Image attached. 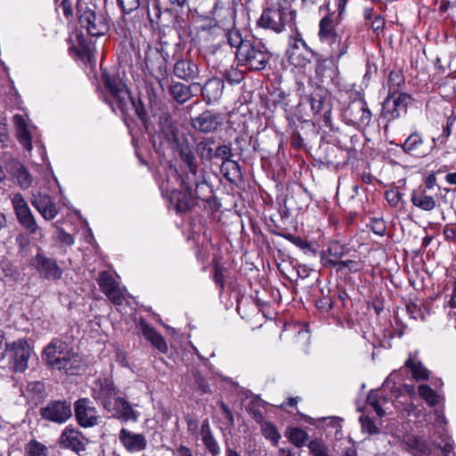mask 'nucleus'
Segmentation results:
<instances>
[{"mask_svg":"<svg viewBox=\"0 0 456 456\" xmlns=\"http://www.w3.org/2000/svg\"><path fill=\"white\" fill-rule=\"evenodd\" d=\"M12 206L19 223L30 233L36 234L38 226L31 210L20 194L14 195Z\"/></svg>","mask_w":456,"mask_h":456,"instance_id":"obj_12","label":"nucleus"},{"mask_svg":"<svg viewBox=\"0 0 456 456\" xmlns=\"http://www.w3.org/2000/svg\"><path fill=\"white\" fill-rule=\"evenodd\" d=\"M250 42H251V40H243L240 33L238 30L232 31L228 35L229 45L232 47H235L237 49L236 53H235L236 56H237V53H240L242 46H244V45H246V44H249Z\"/></svg>","mask_w":456,"mask_h":456,"instance_id":"obj_47","label":"nucleus"},{"mask_svg":"<svg viewBox=\"0 0 456 456\" xmlns=\"http://www.w3.org/2000/svg\"><path fill=\"white\" fill-rule=\"evenodd\" d=\"M198 171V167H195V168H188L181 177V184L184 191H192V188L202 180L204 175H200Z\"/></svg>","mask_w":456,"mask_h":456,"instance_id":"obj_35","label":"nucleus"},{"mask_svg":"<svg viewBox=\"0 0 456 456\" xmlns=\"http://www.w3.org/2000/svg\"><path fill=\"white\" fill-rule=\"evenodd\" d=\"M118 439L129 452H142L147 447V440L142 434L134 433L125 428L119 431Z\"/></svg>","mask_w":456,"mask_h":456,"instance_id":"obj_20","label":"nucleus"},{"mask_svg":"<svg viewBox=\"0 0 456 456\" xmlns=\"http://www.w3.org/2000/svg\"><path fill=\"white\" fill-rule=\"evenodd\" d=\"M74 413L77 422L82 428L95 427L102 422L101 415L89 398L77 400L74 404Z\"/></svg>","mask_w":456,"mask_h":456,"instance_id":"obj_9","label":"nucleus"},{"mask_svg":"<svg viewBox=\"0 0 456 456\" xmlns=\"http://www.w3.org/2000/svg\"><path fill=\"white\" fill-rule=\"evenodd\" d=\"M349 40L350 35L343 32L338 36L330 38L329 41L323 43L329 47L328 60L336 68H338V64L340 59L347 53L350 44Z\"/></svg>","mask_w":456,"mask_h":456,"instance_id":"obj_15","label":"nucleus"},{"mask_svg":"<svg viewBox=\"0 0 456 456\" xmlns=\"http://www.w3.org/2000/svg\"><path fill=\"white\" fill-rule=\"evenodd\" d=\"M406 311H407L408 314L410 315V317L414 320H418V319L423 320L424 319L423 313H422L420 306L413 302H409L406 305Z\"/></svg>","mask_w":456,"mask_h":456,"instance_id":"obj_60","label":"nucleus"},{"mask_svg":"<svg viewBox=\"0 0 456 456\" xmlns=\"http://www.w3.org/2000/svg\"><path fill=\"white\" fill-rule=\"evenodd\" d=\"M360 422L362 425V430L363 433L369 435H377L380 433L379 428L377 427L374 420L368 416H361Z\"/></svg>","mask_w":456,"mask_h":456,"instance_id":"obj_48","label":"nucleus"},{"mask_svg":"<svg viewBox=\"0 0 456 456\" xmlns=\"http://www.w3.org/2000/svg\"><path fill=\"white\" fill-rule=\"evenodd\" d=\"M223 77L231 85L240 84L244 79V73L238 68L230 67L223 72Z\"/></svg>","mask_w":456,"mask_h":456,"instance_id":"obj_44","label":"nucleus"},{"mask_svg":"<svg viewBox=\"0 0 456 456\" xmlns=\"http://www.w3.org/2000/svg\"><path fill=\"white\" fill-rule=\"evenodd\" d=\"M404 76L399 69H393L388 77V92L398 91V88L404 84Z\"/></svg>","mask_w":456,"mask_h":456,"instance_id":"obj_43","label":"nucleus"},{"mask_svg":"<svg viewBox=\"0 0 456 456\" xmlns=\"http://www.w3.org/2000/svg\"><path fill=\"white\" fill-rule=\"evenodd\" d=\"M344 119L347 125H351L359 129L369 126L372 114L363 99L352 101L346 108L343 113Z\"/></svg>","mask_w":456,"mask_h":456,"instance_id":"obj_7","label":"nucleus"},{"mask_svg":"<svg viewBox=\"0 0 456 456\" xmlns=\"http://www.w3.org/2000/svg\"><path fill=\"white\" fill-rule=\"evenodd\" d=\"M311 109L314 113H319L324 109L326 97L321 92H315L310 97Z\"/></svg>","mask_w":456,"mask_h":456,"instance_id":"obj_49","label":"nucleus"},{"mask_svg":"<svg viewBox=\"0 0 456 456\" xmlns=\"http://www.w3.org/2000/svg\"><path fill=\"white\" fill-rule=\"evenodd\" d=\"M233 154L230 146L226 144L219 145L214 148L213 159H221L222 162H226L232 159Z\"/></svg>","mask_w":456,"mask_h":456,"instance_id":"obj_50","label":"nucleus"},{"mask_svg":"<svg viewBox=\"0 0 456 456\" xmlns=\"http://www.w3.org/2000/svg\"><path fill=\"white\" fill-rule=\"evenodd\" d=\"M411 102V97L406 93L399 91L388 92L382 104L381 116L387 121L398 118L402 113H406Z\"/></svg>","mask_w":456,"mask_h":456,"instance_id":"obj_8","label":"nucleus"},{"mask_svg":"<svg viewBox=\"0 0 456 456\" xmlns=\"http://www.w3.org/2000/svg\"><path fill=\"white\" fill-rule=\"evenodd\" d=\"M403 444L407 450L415 456H428L431 453L429 444L425 440L413 435L404 436Z\"/></svg>","mask_w":456,"mask_h":456,"instance_id":"obj_26","label":"nucleus"},{"mask_svg":"<svg viewBox=\"0 0 456 456\" xmlns=\"http://www.w3.org/2000/svg\"><path fill=\"white\" fill-rule=\"evenodd\" d=\"M173 456H194L192 451L183 444H179L175 450L173 451Z\"/></svg>","mask_w":456,"mask_h":456,"instance_id":"obj_64","label":"nucleus"},{"mask_svg":"<svg viewBox=\"0 0 456 456\" xmlns=\"http://www.w3.org/2000/svg\"><path fill=\"white\" fill-rule=\"evenodd\" d=\"M300 47H303L305 51L311 53V55H314V51L308 46L306 42L300 37V35L297 34L294 38L293 44L291 45V50L288 52L289 60L295 65L305 66L306 62H310V60L306 58H302L299 60V56H297L296 51Z\"/></svg>","mask_w":456,"mask_h":456,"instance_id":"obj_28","label":"nucleus"},{"mask_svg":"<svg viewBox=\"0 0 456 456\" xmlns=\"http://www.w3.org/2000/svg\"><path fill=\"white\" fill-rule=\"evenodd\" d=\"M92 395L111 418L121 423L138 421L139 413L126 398L120 396L119 390L110 379H98L92 389Z\"/></svg>","mask_w":456,"mask_h":456,"instance_id":"obj_2","label":"nucleus"},{"mask_svg":"<svg viewBox=\"0 0 456 456\" xmlns=\"http://www.w3.org/2000/svg\"><path fill=\"white\" fill-rule=\"evenodd\" d=\"M159 126L160 132L169 142L178 143L179 129L173 121L171 115L167 112H163L159 118Z\"/></svg>","mask_w":456,"mask_h":456,"instance_id":"obj_23","label":"nucleus"},{"mask_svg":"<svg viewBox=\"0 0 456 456\" xmlns=\"http://www.w3.org/2000/svg\"><path fill=\"white\" fill-rule=\"evenodd\" d=\"M39 414L45 420L62 424L72 416L71 405L64 400L51 401L40 408Z\"/></svg>","mask_w":456,"mask_h":456,"instance_id":"obj_10","label":"nucleus"},{"mask_svg":"<svg viewBox=\"0 0 456 456\" xmlns=\"http://www.w3.org/2000/svg\"><path fill=\"white\" fill-rule=\"evenodd\" d=\"M27 389L28 392L33 393L38 397H44L45 395V384L41 381H34L28 383Z\"/></svg>","mask_w":456,"mask_h":456,"instance_id":"obj_59","label":"nucleus"},{"mask_svg":"<svg viewBox=\"0 0 456 456\" xmlns=\"http://www.w3.org/2000/svg\"><path fill=\"white\" fill-rule=\"evenodd\" d=\"M411 203L423 211H432L436 202L432 196L427 195L425 191H413L411 196Z\"/></svg>","mask_w":456,"mask_h":456,"instance_id":"obj_30","label":"nucleus"},{"mask_svg":"<svg viewBox=\"0 0 456 456\" xmlns=\"http://www.w3.org/2000/svg\"><path fill=\"white\" fill-rule=\"evenodd\" d=\"M140 329L145 338L151 343L161 353L167 352V345L161 336L154 328L148 324L144 320H142L139 323Z\"/></svg>","mask_w":456,"mask_h":456,"instance_id":"obj_25","label":"nucleus"},{"mask_svg":"<svg viewBox=\"0 0 456 456\" xmlns=\"http://www.w3.org/2000/svg\"><path fill=\"white\" fill-rule=\"evenodd\" d=\"M195 200L197 199L206 201L208 203L211 202L213 198V190L208 183L206 181L205 177L202 178L200 182H199L195 186Z\"/></svg>","mask_w":456,"mask_h":456,"instance_id":"obj_36","label":"nucleus"},{"mask_svg":"<svg viewBox=\"0 0 456 456\" xmlns=\"http://www.w3.org/2000/svg\"><path fill=\"white\" fill-rule=\"evenodd\" d=\"M125 14H129L140 6V0H117Z\"/></svg>","mask_w":456,"mask_h":456,"instance_id":"obj_54","label":"nucleus"},{"mask_svg":"<svg viewBox=\"0 0 456 456\" xmlns=\"http://www.w3.org/2000/svg\"><path fill=\"white\" fill-rule=\"evenodd\" d=\"M19 142L28 150L31 149V135L27 127L17 129Z\"/></svg>","mask_w":456,"mask_h":456,"instance_id":"obj_56","label":"nucleus"},{"mask_svg":"<svg viewBox=\"0 0 456 456\" xmlns=\"http://www.w3.org/2000/svg\"><path fill=\"white\" fill-rule=\"evenodd\" d=\"M212 138H206L196 144V153L202 162H210L213 159L214 145Z\"/></svg>","mask_w":456,"mask_h":456,"instance_id":"obj_31","label":"nucleus"},{"mask_svg":"<svg viewBox=\"0 0 456 456\" xmlns=\"http://www.w3.org/2000/svg\"><path fill=\"white\" fill-rule=\"evenodd\" d=\"M297 12L289 0H277L272 6L265 8L256 24L258 27L281 33L286 26L295 25Z\"/></svg>","mask_w":456,"mask_h":456,"instance_id":"obj_4","label":"nucleus"},{"mask_svg":"<svg viewBox=\"0 0 456 456\" xmlns=\"http://www.w3.org/2000/svg\"><path fill=\"white\" fill-rule=\"evenodd\" d=\"M400 146L404 153L413 158H424L431 151V148L425 143L422 134L417 131L411 133Z\"/></svg>","mask_w":456,"mask_h":456,"instance_id":"obj_16","label":"nucleus"},{"mask_svg":"<svg viewBox=\"0 0 456 456\" xmlns=\"http://www.w3.org/2000/svg\"><path fill=\"white\" fill-rule=\"evenodd\" d=\"M169 200L171 204L174 206V208L178 213L188 212L196 205L192 192L188 191H182L174 190L170 193Z\"/></svg>","mask_w":456,"mask_h":456,"instance_id":"obj_22","label":"nucleus"},{"mask_svg":"<svg viewBox=\"0 0 456 456\" xmlns=\"http://www.w3.org/2000/svg\"><path fill=\"white\" fill-rule=\"evenodd\" d=\"M404 365L411 370V374L416 380H428L429 378V370L419 361H415L409 357Z\"/></svg>","mask_w":456,"mask_h":456,"instance_id":"obj_33","label":"nucleus"},{"mask_svg":"<svg viewBox=\"0 0 456 456\" xmlns=\"http://www.w3.org/2000/svg\"><path fill=\"white\" fill-rule=\"evenodd\" d=\"M60 444L62 447L79 453L86 450L88 440L77 428L69 426L62 431L60 436Z\"/></svg>","mask_w":456,"mask_h":456,"instance_id":"obj_17","label":"nucleus"},{"mask_svg":"<svg viewBox=\"0 0 456 456\" xmlns=\"http://www.w3.org/2000/svg\"><path fill=\"white\" fill-rule=\"evenodd\" d=\"M32 205L46 220L53 219L58 214L55 204L47 195L38 194L34 196Z\"/></svg>","mask_w":456,"mask_h":456,"instance_id":"obj_24","label":"nucleus"},{"mask_svg":"<svg viewBox=\"0 0 456 456\" xmlns=\"http://www.w3.org/2000/svg\"><path fill=\"white\" fill-rule=\"evenodd\" d=\"M419 395L428 404L435 406L437 404V395L428 385H419L418 387Z\"/></svg>","mask_w":456,"mask_h":456,"instance_id":"obj_42","label":"nucleus"},{"mask_svg":"<svg viewBox=\"0 0 456 456\" xmlns=\"http://www.w3.org/2000/svg\"><path fill=\"white\" fill-rule=\"evenodd\" d=\"M34 265L39 274L46 280L58 281L63 273L56 260L46 256L41 249L38 250L34 258Z\"/></svg>","mask_w":456,"mask_h":456,"instance_id":"obj_13","label":"nucleus"},{"mask_svg":"<svg viewBox=\"0 0 456 456\" xmlns=\"http://www.w3.org/2000/svg\"><path fill=\"white\" fill-rule=\"evenodd\" d=\"M98 284L102 291L115 305H121L124 297L113 277L106 271L101 272L98 278Z\"/></svg>","mask_w":456,"mask_h":456,"instance_id":"obj_19","label":"nucleus"},{"mask_svg":"<svg viewBox=\"0 0 456 456\" xmlns=\"http://www.w3.org/2000/svg\"><path fill=\"white\" fill-rule=\"evenodd\" d=\"M272 58V53L259 40H251L242 46L237 53L238 64L249 70L260 71L265 69Z\"/></svg>","mask_w":456,"mask_h":456,"instance_id":"obj_5","label":"nucleus"},{"mask_svg":"<svg viewBox=\"0 0 456 456\" xmlns=\"http://www.w3.org/2000/svg\"><path fill=\"white\" fill-rule=\"evenodd\" d=\"M367 403L373 407L374 411L379 417H383L385 415V411L379 403L378 393L376 391L370 392L367 397Z\"/></svg>","mask_w":456,"mask_h":456,"instance_id":"obj_55","label":"nucleus"},{"mask_svg":"<svg viewBox=\"0 0 456 456\" xmlns=\"http://www.w3.org/2000/svg\"><path fill=\"white\" fill-rule=\"evenodd\" d=\"M192 86L200 87L202 99L207 104L216 102L222 97L224 88L223 79L216 77H210L203 86L200 83H192Z\"/></svg>","mask_w":456,"mask_h":456,"instance_id":"obj_18","label":"nucleus"},{"mask_svg":"<svg viewBox=\"0 0 456 456\" xmlns=\"http://www.w3.org/2000/svg\"><path fill=\"white\" fill-rule=\"evenodd\" d=\"M281 236L286 239L287 240L290 241L294 245H296L297 248L303 249V250H309L312 252V254H315V250L312 248V245L309 241L302 239L301 237L295 236L291 233H284L281 234Z\"/></svg>","mask_w":456,"mask_h":456,"instance_id":"obj_46","label":"nucleus"},{"mask_svg":"<svg viewBox=\"0 0 456 456\" xmlns=\"http://www.w3.org/2000/svg\"><path fill=\"white\" fill-rule=\"evenodd\" d=\"M260 424L262 435L273 444H277L281 439V435L279 434L276 427L268 421H263Z\"/></svg>","mask_w":456,"mask_h":456,"instance_id":"obj_40","label":"nucleus"},{"mask_svg":"<svg viewBox=\"0 0 456 456\" xmlns=\"http://www.w3.org/2000/svg\"><path fill=\"white\" fill-rule=\"evenodd\" d=\"M27 456H48L47 447L36 440L30 441L25 448Z\"/></svg>","mask_w":456,"mask_h":456,"instance_id":"obj_41","label":"nucleus"},{"mask_svg":"<svg viewBox=\"0 0 456 456\" xmlns=\"http://www.w3.org/2000/svg\"><path fill=\"white\" fill-rule=\"evenodd\" d=\"M191 86H187L181 82H173L169 86V94L177 103L183 104L191 98Z\"/></svg>","mask_w":456,"mask_h":456,"instance_id":"obj_29","label":"nucleus"},{"mask_svg":"<svg viewBox=\"0 0 456 456\" xmlns=\"http://www.w3.org/2000/svg\"><path fill=\"white\" fill-rule=\"evenodd\" d=\"M454 119L449 118L446 122V125L443 127L442 134L437 139H433L434 143L436 141L440 142V144L445 145L448 138L452 134V126L453 125Z\"/></svg>","mask_w":456,"mask_h":456,"instance_id":"obj_58","label":"nucleus"},{"mask_svg":"<svg viewBox=\"0 0 456 456\" xmlns=\"http://www.w3.org/2000/svg\"><path fill=\"white\" fill-rule=\"evenodd\" d=\"M316 306L322 312H329L333 307V301L329 297H322L316 301Z\"/></svg>","mask_w":456,"mask_h":456,"instance_id":"obj_62","label":"nucleus"},{"mask_svg":"<svg viewBox=\"0 0 456 456\" xmlns=\"http://www.w3.org/2000/svg\"><path fill=\"white\" fill-rule=\"evenodd\" d=\"M17 180L22 189L29 188L33 182L32 175L23 166L17 171Z\"/></svg>","mask_w":456,"mask_h":456,"instance_id":"obj_51","label":"nucleus"},{"mask_svg":"<svg viewBox=\"0 0 456 456\" xmlns=\"http://www.w3.org/2000/svg\"><path fill=\"white\" fill-rule=\"evenodd\" d=\"M42 359L53 370H63L67 375L79 374L78 355L69 350L67 344L59 338H53L44 348Z\"/></svg>","mask_w":456,"mask_h":456,"instance_id":"obj_3","label":"nucleus"},{"mask_svg":"<svg viewBox=\"0 0 456 456\" xmlns=\"http://www.w3.org/2000/svg\"><path fill=\"white\" fill-rule=\"evenodd\" d=\"M288 439L297 447L303 446L308 440V434L300 428H292L287 432Z\"/></svg>","mask_w":456,"mask_h":456,"instance_id":"obj_39","label":"nucleus"},{"mask_svg":"<svg viewBox=\"0 0 456 456\" xmlns=\"http://www.w3.org/2000/svg\"><path fill=\"white\" fill-rule=\"evenodd\" d=\"M177 147V151L179 152L180 158L182 161L186 165L187 168H195L198 167L195 163V156L192 150V147L190 145L188 141L180 142L175 143Z\"/></svg>","mask_w":456,"mask_h":456,"instance_id":"obj_32","label":"nucleus"},{"mask_svg":"<svg viewBox=\"0 0 456 456\" xmlns=\"http://www.w3.org/2000/svg\"><path fill=\"white\" fill-rule=\"evenodd\" d=\"M368 226L375 234L379 236L385 235L387 231L386 223L382 218H371Z\"/></svg>","mask_w":456,"mask_h":456,"instance_id":"obj_52","label":"nucleus"},{"mask_svg":"<svg viewBox=\"0 0 456 456\" xmlns=\"http://www.w3.org/2000/svg\"><path fill=\"white\" fill-rule=\"evenodd\" d=\"M173 72L177 78L186 82L200 77L199 65L191 59H180L175 61Z\"/></svg>","mask_w":456,"mask_h":456,"instance_id":"obj_21","label":"nucleus"},{"mask_svg":"<svg viewBox=\"0 0 456 456\" xmlns=\"http://www.w3.org/2000/svg\"><path fill=\"white\" fill-rule=\"evenodd\" d=\"M321 263L324 267H336L337 260L333 259L332 256H329V254L322 250L320 253Z\"/></svg>","mask_w":456,"mask_h":456,"instance_id":"obj_63","label":"nucleus"},{"mask_svg":"<svg viewBox=\"0 0 456 456\" xmlns=\"http://www.w3.org/2000/svg\"><path fill=\"white\" fill-rule=\"evenodd\" d=\"M325 251L333 258H342L346 256V248L338 242H333L330 244Z\"/></svg>","mask_w":456,"mask_h":456,"instance_id":"obj_53","label":"nucleus"},{"mask_svg":"<svg viewBox=\"0 0 456 456\" xmlns=\"http://www.w3.org/2000/svg\"><path fill=\"white\" fill-rule=\"evenodd\" d=\"M193 378L198 389L200 390L201 393H211L208 381L198 370L193 371Z\"/></svg>","mask_w":456,"mask_h":456,"instance_id":"obj_57","label":"nucleus"},{"mask_svg":"<svg viewBox=\"0 0 456 456\" xmlns=\"http://www.w3.org/2000/svg\"><path fill=\"white\" fill-rule=\"evenodd\" d=\"M222 114L207 110L196 117H191L192 128L200 133L211 134L216 132L223 125Z\"/></svg>","mask_w":456,"mask_h":456,"instance_id":"obj_11","label":"nucleus"},{"mask_svg":"<svg viewBox=\"0 0 456 456\" xmlns=\"http://www.w3.org/2000/svg\"><path fill=\"white\" fill-rule=\"evenodd\" d=\"M202 442L212 456H218L220 454V447L217 441L213 436L208 424L202 427Z\"/></svg>","mask_w":456,"mask_h":456,"instance_id":"obj_34","label":"nucleus"},{"mask_svg":"<svg viewBox=\"0 0 456 456\" xmlns=\"http://www.w3.org/2000/svg\"><path fill=\"white\" fill-rule=\"evenodd\" d=\"M263 405L264 402L260 398L255 397L248 403L246 407L252 419L259 424L265 421L264 413L260 410V407H263Z\"/></svg>","mask_w":456,"mask_h":456,"instance_id":"obj_37","label":"nucleus"},{"mask_svg":"<svg viewBox=\"0 0 456 456\" xmlns=\"http://www.w3.org/2000/svg\"><path fill=\"white\" fill-rule=\"evenodd\" d=\"M312 456H330L328 446L319 439H314L308 444Z\"/></svg>","mask_w":456,"mask_h":456,"instance_id":"obj_45","label":"nucleus"},{"mask_svg":"<svg viewBox=\"0 0 456 456\" xmlns=\"http://www.w3.org/2000/svg\"><path fill=\"white\" fill-rule=\"evenodd\" d=\"M8 351L13 361L15 371L23 372L28 368V362L31 355V347L25 339H18L9 345Z\"/></svg>","mask_w":456,"mask_h":456,"instance_id":"obj_14","label":"nucleus"},{"mask_svg":"<svg viewBox=\"0 0 456 456\" xmlns=\"http://www.w3.org/2000/svg\"><path fill=\"white\" fill-rule=\"evenodd\" d=\"M104 84V100L111 107L113 111L119 110L128 118H133V114L137 116L142 122H146L148 114L141 100L135 101L127 89L126 85L118 76L102 74Z\"/></svg>","mask_w":456,"mask_h":456,"instance_id":"obj_1","label":"nucleus"},{"mask_svg":"<svg viewBox=\"0 0 456 456\" xmlns=\"http://www.w3.org/2000/svg\"><path fill=\"white\" fill-rule=\"evenodd\" d=\"M343 32L335 28L334 20L330 15L324 16L319 22L318 37L322 43L329 41Z\"/></svg>","mask_w":456,"mask_h":456,"instance_id":"obj_27","label":"nucleus"},{"mask_svg":"<svg viewBox=\"0 0 456 456\" xmlns=\"http://www.w3.org/2000/svg\"><path fill=\"white\" fill-rule=\"evenodd\" d=\"M387 201L392 207H396L402 200V193L397 190H389L385 193Z\"/></svg>","mask_w":456,"mask_h":456,"instance_id":"obj_61","label":"nucleus"},{"mask_svg":"<svg viewBox=\"0 0 456 456\" xmlns=\"http://www.w3.org/2000/svg\"><path fill=\"white\" fill-rule=\"evenodd\" d=\"M78 22L92 37L105 35L110 29L109 20L103 13H96L94 10L78 1L77 5Z\"/></svg>","mask_w":456,"mask_h":456,"instance_id":"obj_6","label":"nucleus"},{"mask_svg":"<svg viewBox=\"0 0 456 456\" xmlns=\"http://www.w3.org/2000/svg\"><path fill=\"white\" fill-rule=\"evenodd\" d=\"M221 170L224 177L230 181L238 178L241 174L239 163L233 159L222 162Z\"/></svg>","mask_w":456,"mask_h":456,"instance_id":"obj_38","label":"nucleus"}]
</instances>
